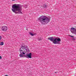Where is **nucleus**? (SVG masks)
Wrapping results in <instances>:
<instances>
[{"mask_svg": "<svg viewBox=\"0 0 76 76\" xmlns=\"http://www.w3.org/2000/svg\"><path fill=\"white\" fill-rule=\"evenodd\" d=\"M19 51L20 54H19V56L21 58L25 57L27 58H32V53H28L30 52L29 49L27 46H23L22 45L21 47L19 49Z\"/></svg>", "mask_w": 76, "mask_h": 76, "instance_id": "obj_1", "label": "nucleus"}, {"mask_svg": "<svg viewBox=\"0 0 76 76\" xmlns=\"http://www.w3.org/2000/svg\"><path fill=\"white\" fill-rule=\"evenodd\" d=\"M20 4H14L12 6V10L14 13L16 14H22L21 10L22 8L20 7Z\"/></svg>", "mask_w": 76, "mask_h": 76, "instance_id": "obj_2", "label": "nucleus"}, {"mask_svg": "<svg viewBox=\"0 0 76 76\" xmlns=\"http://www.w3.org/2000/svg\"><path fill=\"white\" fill-rule=\"evenodd\" d=\"M38 20L42 25H46L49 22L50 19L45 15H42L38 18Z\"/></svg>", "mask_w": 76, "mask_h": 76, "instance_id": "obj_3", "label": "nucleus"}, {"mask_svg": "<svg viewBox=\"0 0 76 76\" xmlns=\"http://www.w3.org/2000/svg\"><path fill=\"white\" fill-rule=\"evenodd\" d=\"M48 39L50 40V41H53V43L54 44H61V39L58 37H48Z\"/></svg>", "mask_w": 76, "mask_h": 76, "instance_id": "obj_4", "label": "nucleus"}, {"mask_svg": "<svg viewBox=\"0 0 76 76\" xmlns=\"http://www.w3.org/2000/svg\"><path fill=\"white\" fill-rule=\"evenodd\" d=\"M70 31L72 34L76 35V28L72 27L70 29Z\"/></svg>", "mask_w": 76, "mask_h": 76, "instance_id": "obj_5", "label": "nucleus"}, {"mask_svg": "<svg viewBox=\"0 0 76 76\" xmlns=\"http://www.w3.org/2000/svg\"><path fill=\"white\" fill-rule=\"evenodd\" d=\"M1 29L2 31L6 32V31L7 30V27L6 26H3L1 27Z\"/></svg>", "mask_w": 76, "mask_h": 76, "instance_id": "obj_6", "label": "nucleus"}, {"mask_svg": "<svg viewBox=\"0 0 76 76\" xmlns=\"http://www.w3.org/2000/svg\"><path fill=\"white\" fill-rule=\"evenodd\" d=\"M47 7H48V5L47 4H43V8L45 9L46 8H47Z\"/></svg>", "mask_w": 76, "mask_h": 76, "instance_id": "obj_7", "label": "nucleus"}, {"mask_svg": "<svg viewBox=\"0 0 76 76\" xmlns=\"http://www.w3.org/2000/svg\"><path fill=\"white\" fill-rule=\"evenodd\" d=\"M69 37H71V38H72V40H75V37H74V36H71L70 35H69Z\"/></svg>", "mask_w": 76, "mask_h": 76, "instance_id": "obj_8", "label": "nucleus"}, {"mask_svg": "<svg viewBox=\"0 0 76 76\" xmlns=\"http://www.w3.org/2000/svg\"><path fill=\"white\" fill-rule=\"evenodd\" d=\"M29 34L30 35H31V36H34V35H35V34H33L32 33L30 32H29Z\"/></svg>", "mask_w": 76, "mask_h": 76, "instance_id": "obj_9", "label": "nucleus"}, {"mask_svg": "<svg viewBox=\"0 0 76 76\" xmlns=\"http://www.w3.org/2000/svg\"><path fill=\"white\" fill-rule=\"evenodd\" d=\"M4 45V43L3 42H0V45Z\"/></svg>", "mask_w": 76, "mask_h": 76, "instance_id": "obj_10", "label": "nucleus"}, {"mask_svg": "<svg viewBox=\"0 0 76 76\" xmlns=\"http://www.w3.org/2000/svg\"><path fill=\"white\" fill-rule=\"evenodd\" d=\"M27 6H27V5L25 4V5H24V7H26V8H27Z\"/></svg>", "mask_w": 76, "mask_h": 76, "instance_id": "obj_11", "label": "nucleus"}, {"mask_svg": "<svg viewBox=\"0 0 76 76\" xmlns=\"http://www.w3.org/2000/svg\"><path fill=\"white\" fill-rule=\"evenodd\" d=\"M1 38H2L1 36H0V40H1Z\"/></svg>", "mask_w": 76, "mask_h": 76, "instance_id": "obj_12", "label": "nucleus"}, {"mask_svg": "<svg viewBox=\"0 0 76 76\" xmlns=\"http://www.w3.org/2000/svg\"><path fill=\"white\" fill-rule=\"evenodd\" d=\"M39 41H41V40H42V39H39Z\"/></svg>", "mask_w": 76, "mask_h": 76, "instance_id": "obj_13", "label": "nucleus"}, {"mask_svg": "<svg viewBox=\"0 0 76 76\" xmlns=\"http://www.w3.org/2000/svg\"><path fill=\"white\" fill-rule=\"evenodd\" d=\"M1 58H2L1 56H0V59H1Z\"/></svg>", "mask_w": 76, "mask_h": 76, "instance_id": "obj_14", "label": "nucleus"}, {"mask_svg": "<svg viewBox=\"0 0 76 76\" xmlns=\"http://www.w3.org/2000/svg\"><path fill=\"white\" fill-rule=\"evenodd\" d=\"M55 73H57V72H55Z\"/></svg>", "mask_w": 76, "mask_h": 76, "instance_id": "obj_15", "label": "nucleus"}, {"mask_svg": "<svg viewBox=\"0 0 76 76\" xmlns=\"http://www.w3.org/2000/svg\"><path fill=\"white\" fill-rule=\"evenodd\" d=\"M12 1H15V0H12Z\"/></svg>", "mask_w": 76, "mask_h": 76, "instance_id": "obj_16", "label": "nucleus"}]
</instances>
